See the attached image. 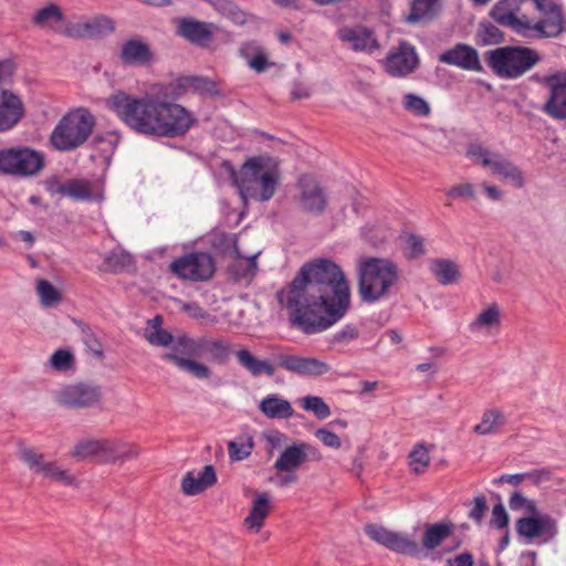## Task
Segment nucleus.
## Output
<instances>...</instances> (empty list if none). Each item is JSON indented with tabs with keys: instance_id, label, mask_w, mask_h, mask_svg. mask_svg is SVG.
<instances>
[{
	"instance_id": "7ed1b4c3",
	"label": "nucleus",
	"mask_w": 566,
	"mask_h": 566,
	"mask_svg": "<svg viewBox=\"0 0 566 566\" xmlns=\"http://www.w3.org/2000/svg\"><path fill=\"white\" fill-rule=\"evenodd\" d=\"M231 178L244 201H269L280 186V161L270 156L250 157L239 170H232Z\"/></svg>"
},
{
	"instance_id": "0eeeda50",
	"label": "nucleus",
	"mask_w": 566,
	"mask_h": 566,
	"mask_svg": "<svg viewBox=\"0 0 566 566\" xmlns=\"http://www.w3.org/2000/svg\"><path fill=\"white\" fill-rule=\"evenodd\" d=\"M45 166L43 153L24 145L0 148V175L14 178L36 176Z\"/></svg>"
},
{
	"instance_id": "aec40b11",
	"label": "nucleus",
	"mask_w": 566,
	"mask_h": 566,
	"mask_svg": "<svg viewBox=\"0 0 566 566\" xmlns=\"http://www.w3.org/2000/svg\"><path fill=\"white\" fill-rule=\"evenodd\" d=\"M24 116V103L19 95L2 86V76H0V133L14 128Z\"/></svg>"
},
{
	"instance_id": "72a5a7b5",
	"label": "nucleus",
	"mask_w": 566,
	"mask_h": 566,
	"mask_svg": "<svg viewBox=\"0 0 566 566\" xmlns=\"http://www.w3.org/2000/svg\"><path fill=\"white\" fill-rule=\"evenodd\" d=\"M505 424L504 412L497 408H491L483 411L481 421L472 430L478 436H490L499 433Z\"/></svg>"
},
{
	"instance_id": "c03bdc74",
	"label": "nucleus",
	"mask_w": 566,
	"mask_h": 566,
	"mask_svg": "<svg viewBox=\"0 0 566 566\" xmlns=\"http://www.w3.org/2000/svg\"><path fill=\"white\" fill-rule=\"evenodd\" d=\"M35 290L43 307H53L62 301L61 292L45 279L36 280Z\"/></svg>"
},
{
	"instance_id": "a19ab883",
	"label": "nucleus",
	"mask_w": 566,
	"mask_h": 566,
	"mask_svg": "<svg viewBox=\"0 0 566 566\" xmlns=\"http://www.w3.org/2000/svg\"><path fill=\"white\" fill-rule=\"evenodd\" d=\"M303 464L300 443L286 447L276 459L274 468L277 471L292 472Z\"/></svg>"
},
{
	"instance_id": "1a4fd4ad",
	"label": "nucleus",
	"mask_w": 566,
	"mask_h": 566,
	"mask_svg": "<svg viewBox=\"0 0 566 566\" xmlns=\"http://www.w3.org/2000/svg\"><path fill=\"white\" fill-rule=\"evenodd\" d=\"M467 155L483 168H490L492 175L511 182L515 188L524 187L523 171L502 154L491 151L478 144H471Z\"/></svg>"
},
{
	"instance_id": "4be33fe9",
	"label": "nucleus",
	"mask_w": 566,
	"mask_h": 566,
	"mask_svg": "<svg viewBox=\"0 0 566 566\" xmlns=\"http://www.w3.org/2000/svg\"><path fill=\"white\" fill-rule=\"evenodd\" d=\"M275 359L279 367L297 374L300 376H322L331 370L327 363L314 357H304L298 355L276 354Z\"/></svg>"
},
{
	"instance_id": "9d476101",
	"label": "nucleus",
	"mask_w": 566,
	"mask_h": 566,
	"mask_svg": "<svg viewBox=\"0 0 566 566\" xmlns=\"http://www.w3.org/2000/svg\"><path fill=\"white\" fill-rule=\"evenodd\" d=\"M159 88L163 91L159 136L175 138L186 135L197 124V118L186 107L170 102L175 98L166 96L170 92L169 85Z\"/></svg>"
},
{
	"instance_id": "5701e85b",
	"label": "nucleus",
	"mask_w": 566,
	"mask_h": 566,
	"mask_svg": "<svg viewBox=\"0 0 566 566\" xmlns=\"http://www.w3.org/2000/svg\"><path fill=\"white\" fill-rule=\"evenodd\" d=\"M114 29V21L101 14L82 22L70 23L65 35L69 38H102L111 34Z\"/></svg>"
},
{
	"instance_id": "9b49d317",
	"label": "nucleus",
	"mask_w": 566,
	"mask_h": 566,
	"mask_svg": "<svg viewBox=\"0 0 566 566\" xmlns=\"http://www.w3.org/2000/svg\"><path fill=\"white\" fill-rule=\"evenodd\" d=\"M488 65L493 71H528L538 61V53L530 48L503 46L486 53Z\"/></svg>"
},
{
	"instance_id": "a878e982",
	"label": "nucleus",
	"mask_w": 566,
	"mask_h": 566,
	"mask_svg": "<svg viewBox=\"0 0 566 566\" xmlns=\"http://www.w3.org/2000/svg\"><path fill=\"white\" fill-rule=\"evenodd\" d=\"M272 509L270 494L268 492H258L252 500L250 512L243 521L244 526L253 533H259L264 526L265 518Z\"/></svg>"
},
{
	"instance_id": "bb28decb",
	"label": "nucleus",
	"mask_w": 566,
	"mask_h": 566,
	"mask_svg": "<svg viewBox=\"0 0 566 566\" xmlns=\"http://www.w3.org/2000/svg\"><path fill=\"white\" fill-rule=\"evenodd\" d=\"M338 35L342 41L349 43L356 51L373 53L379 48L374 32L365 27L344 28L339 30Z\"/></svg>"
},
{
	"instance_id": "774afa93",
	"label": "nucleus",
	"mask_w": 566,
	"mask_h": 566,
	"mask_svg": "<svg viewBox=\"0 0 566 566\" xmlns=\"http://www.w3.org/2000/svg\"><path fill=\"white\" fill-rule=\"evenodd\" d=\"M474 558L473 555L469 552H464L454 556L452 558L447 559L446 566H473Z\"/></svg>"
},
{
	"instance_id": "de8ad7c7",
	"label": "nucleus",
	"mask_w": 566,
	"mask_h": 566,
	"mask_svg": "<svg viewBox=\"0 0 566 566\" xmlns=\"http://www.w3.org/2000/svg\"><path fill=\"white\" fill-rule=\"evenodd\" d=\"M213 9L234 24L243 25L247 22V13L232 0H217Z\"/></svg>"
},
{
	"instance_id": "5fc2aeb1",
	"label": "nucleus",
	"mask_w": 566,
	"mask_h": 566,
	"mask_svg": "<svg viewBox=\"0 0 566 566\" xmlns=\"http://www.w3.org/2000/svg\"><path fill=\"white\" fill-rule=\"evenodd\" d=\"M403 107L416 116H428L431 111L429 104L423 98L412 93L405 95Z\"/></svg>"
},
{
	"instance_id": "680f3d73",
	"label": "nucleus",
	"mask_w": 566,
	"mask_h": 566,
	"mask_svg": "<svg viewBox=\"0 0 566 566\" xmlns=\"http://www.w3.org/2000/svg\"><path fill=\"white\" fill-rule=\"evenodd\" d=\"M490 525L496 528H506L509 525V514L501 502L493 506Z\"/></svg>"
},
{
	"instance_id": "2eb2a0df",
	"label": "nucleus",
	"mask_w": 566,
	"mask_h": 566,
	"mask_svg": "<svg viewBox=\"0 0 566 566\" xmlns=\"http://www.w3.org/2000/svg\"><path fill=\"white\" fill-rule=\"evenodd\" d=\"M548 90V98L542 111L549 117L566 120V73H552L548 76H533Z\"/></svg>"
},
{
	"instance_id": "f03ea898",
	"label": "nucleus",
	"mask_w": 566,
	"mask_h": 566,
	"mask_svg": "<svg viewBox=\"0 0 566 566\" xmlns=\"http://www.w3.org/2000/svg\"><path fill=\"white\" fill-rule=\"evenodd\" d=\"M232 354L231 345L222 338H199L193 339L187 335H180L170 352L165 353L161 358L172 363L179 369L187 371L198 379L211 377V369L195 360V357L208 356L216 364L224 365Z\"/></svg>"
},
{
	"instance_id": "0e129e2a",
	"label": "nucleus",
	"mask_w": 566,
	"mask_h": 566,
	"mask_svg": "<svg viewBox=\"0 0 566 566\" xmlns=\"http://www.w3.org/2000/svg\"><path fill=\"white\" fill-rule=\"evenodd\" d=\"M315 437L323 442L326 447L338 449L340 447L339 437L325 428L317 429Z\"/></svg>"
},
{
	"instance_id": "473e14b6",
	"label": "nucleus",
	"mask_w": 566,
	"mask_h": 566,
	"mask_svg": "<svg viewBox=\"0 0 566 566\" xmlns=\"http://www.w3.org/2000/svg\"><path fill=\"white\" fill-rule=\"evenodd\" d=\"M260 411L269 419H289L294 415L290 401L277 395H269L259 403Z\"/></svg>"
},
{
	"instance_id": "a18cd8bd",
	"label": "nucleus",
	"mask_w": 566,
	"mask_h": 566,
	"mask_svg": "<svg viewBox=\"0 0 566 566\" xmlns=\"http://www.w3.org/2000/svg\"><path fill=\"white\" fill-rule=\"evenodd\" d=\"M438 0H413L410 13L407 15L408 23H418L431 20L434 15V7Z\"/></svg>"
},
{
	"instance_id": "a211bd4d",
	"label": "nucleus",
	"mask_w": 566,
	"mask_h": 566,
	"mask_svg": "<svg viewBox=\"0 0 566 566\" xmlns=\"http://www.w3.org/2000/svg\"><path fill=\"white\" fill-rule=\"evenodd\" d=\"M159 86H155L159 92L146 93L144 95L143 119L130 118L134 130L145 135L159 136L160 107L163 102V91Z\"/></svg>"
},
{
	"instance_id": "58836bf2",
	"label": "nucleus",
	"mask_w": 566,
	"mask_h": 566,
	"mask_svg": "<svg viewBox=\"0 0 566 566\" xmlns=\"http://www.w3.org/2000/svg\"><path fill=\"white\" fill-rule=\"evenodd\" d=\"M259 255L260 252H256L251 256L242 255L241 259H238V261L229 266V273L231 277L237 282L243 280H253L258 272L256 258Z\"/></svg>"
},
{
	"instance_id": "4468645a",
	"label": "nucleus",
	"mask_w": 566,
	"mask_h": 566,
	"mask_svg": "<svg viewBox=\"0 0 566 566\" xmlns=\"http://www.w3.org/2000/svg\"><path fill=\"white\" fill-rule=\"evenodd\" d=\"M364 530L374 542L395 553L411 557H418L421 553L419 544L406 534L388 530L378 524H367Z\"/></svg>"
},
{
	"instance_id": "f8f14e48",
	"label": "nucleus",
	"mask_w": 566,
	"mask_h": 566,
	"mask_svg": "<svg viewBox=\"0 0 566 566\" xmlns=\"http://www.w3.org/2000/svg\"><path fill=\"white\" fill-rule=\"evenodd\" d=\"M169 271L181 280L203 282L213 276L216 263L209 253L196 251L175 259Z\"/></svg>"
},
{
	"instance_id": "f704fd0d",
	"label": "nucleus",
	"mask_w": 566,
	"mask_h": 566,
	"mask_svg": "<svg viewBox=\"0 0 566 566\" xmlns=\"http://www.w3.org/2000/svg\"><path fill=\"white\" fill-rule=\"evenodd\" d=\"M120 56L124 61L146 66L153 61V53L145 42L128 40L122 46Z\"/></svg>"
},
{
	"instance_id": "7c9ffc66",
	"label": "nucleus",
	"mask_w": 566,
	"mask_h": 566,
	"mask_svg": "<svg viewBox=\"0 0 566 566\" xmlns=\"http://www.w3.org/2000/svg\"><path fill=\"white\" fill-rule=\"evenodd\" d=\"M534 3L538 11L545 12L548 11L551 13V18L548 21H539L534 25V30L545 34H557L563 30V17L560 12V8L547 0H526V4Z\"/></svg>"
},
{
	"instance_id": "39448f33",
	"label": "nucleus",
	"mask_w": 566,
	"mask_h": 566,
	"mask_svg": "<svg viewBox=\"0 0 566 566\" xmlns=\"http://www.w3.org/2000/svg\"><path fill=\"white\" fill-rule=\"evenodd\" d=\"M140 449L137 444L116 438H84L75 442L70 457L76 461L96 459L102 463L122 464L137 459Z\"/></svg>"
},
{
	"instance_id": "49530a36",
	"label": "nucleus",
	"mask_w": 566,
	"mask_h": 566,
	"mask_svg": "<svg viewBox=\"0 0 566 566\" xmlns=\"http://www.w3.org/2000/svg\"><path fill=\"white\" fill-rule=\"evenodd\" d=\"M429 452L430 449L424 443H418L409 453V467L415 474H422L428 469L431 462Z\"/></svg>"
},
{
	"instance_id": "09e8293b",
	"label": "nucleus",
	"mask_w": 566,
	"mask_h": 566,
	"mask_svg": "<svg viewBox=\"0 0 566 566\" xmlns=\"http://www.w3.org/2000/svg\"><path fill=\"white\" fill-rule=\"evenodd\" d=\"M535 518L537 537H544L547 542L554 538L558 533L557 522L548 514L539 513L536 509V513H530Z\"/></svg>"
},
{
	"instance_id": "6ab92c4d",
	"label": "nucleus",
	"mask_w": 566,
	"mask_h": 566,
	"mask_svg": "<svg viewBox=\"0 0 566 566\" xmlns=\"http://www.w3.org/2000/svg\"><path fill=\"white\" fill-rule=\"evenodd\" d=\"M526 0H500L490 11V17L500 25L515 31L532 29L525 14L518 17Z\"/></svg>"
},
{
	"instance_id": "603ef678",
	"label": "nucleus",
	"mask_w": 566,
	"mask_h": 566,
	"mask_svg": "<svg viewBox=\"0 0 566 566\" xmlns=\"http://www.w3.org/2000/svg\"><path fill=\"white\" fill-rule=\"evenodd\" d=\"M239 440H233L228 443V453L231 461H242L247 459L254 447L253 439L248 437L244 441L242 438Z\"/></svg>"
},
{
	"instance_id": "8fccbe9b",
	"label": "nucleus",
	"mask_w": 566,
	"mask_h": 566,
	"mask_svg": "<svg viewBox=\"0 0 566 566\" xmlns=\"http://www.w3.org/2000/svg\"><path fill=\"white\" fill-rule=\"evenodd\" d=\"M49 365L54 371L65 373L74 368L75 357L69 349L60 348L52 354Z\"/></svg>"
},
{
	"instance_id": "338daca9",
	"label": "nucleus",
	"mask_w": 566,
	"mask_h": 566,
	"mask_svg": "<svg viewBox=\"0 0 566 566\" xmlns=\"http://www.w3.org/2000/svg\"><path fill=\"white\" fill-rule=\"evenodd\" d=\"M300 448L302 451L303 463L306 461L318 462L323 458L321 451L315 446L305 442H300Z\"/></svg>"
},
{
	"instance_id": "052dcab7",
	"label": "nucleus",
	"mask_w": 566,
	"mask_h": 566,
	"mask_svg": "<svg viewBox=\"0 0 566 566\" xmlns=\"http://www.w3.org/2000/svg\"><path fill=\"white\" fill-rule=\"evenodd\" d=\"M516 532L520 536L527 539H534L537 537L535 518L533 515L521 517L515 524Z\"/></svg>"
},
{
	"instance_id": "412c9836",
	"label": "nucleus",
	"mask_w": 566,
	"mask_h": 566,
	"mask_svg": "<svg viewBox=\"0 0 566 566\" xmlns=\"http://www.w3.org/2000/svg\"><path fill=\"white\" fill-rule=\"evenodd\" d=\"M218 31L219 27L217 24L195 18H181L177 25L178 35L200 48H207Z\"/></svg>"
},
{
	"instance_id": "c85d7f7f",
	"label": "nucleus",
	"mask_w": 566,
	"mask_h": 566,
	"mask_svg": "<svg viewBox=\"0 0 566 566\" xmlns=\"http://www.w3.org/2000/svg\"><path fill=\"white\" fill-rule=\"evenodd\" d=\"M419 64L415 46L400 42L386 57L387 71H413Z\"/></svg>"
},
{
	"instance_id": "69168bd1",
	"label": "nucleus",
	"mask_w": 566,
	"mask_h": 566,
	"mask_svg": "<svg viewBox=\"0 0 566 566\" xmlns=\"http://www.w3.org/2000/svg\"><path fill=\"white\" fill-rule=\"evenodd\" d=\"M407 244L411 258H419L426 252L423 239L419 235L410 234L407 239Z\"/></svg>"
},
{
	"instance_id": "79ce46f5",
	"label": "nucleus",
	"mask_w": 566,
	"mask_h": 566,
	"mask_svg": "<svg viewBox=\"0 0 566 566\" xmlns=\"http://www.w3.org/2000/svg\"><path fill=\"white\" fill-rule=\"evenodd\" d=\"M501 325V311L496 303H492L483 310L474 321L469 324L471 332H476L481 328H493Z\"/></svg>"
},
{
	"instance_id": "13d9d810",
	"label": "nucleus",
	"mask_w": 566,
	"mask_h": 566,
	"mask_svg": "<svg viewBox=\"0 0 566 566\" xmlns=\"http://www.w3.org/2000/svg\"><path fill=\"white\" fill-rule=\"evenodd\" d=\"M447 197L452 199H476L475 187L471 182L457 184L446 191Z\"/></svg>"
},
{
	"instance_id": "e433bc0d",
	"label": "nucleus",
	"mask_w": 566,
	"mask_h": 566,
	"mask_svg": "<svg viewBox=\"0 0 566 566\" xmlns=\"http://www.w3.org/2000/svg\"><path fill=\"white\" fill-rule=\"evenodd\" d=\"M429 269L441 285L454 284L461 276L455 262L449 259H434L430 262Z\"/></svg>"
},
{
	"instance_id": "f257e3e1",
	"label": "nucleus",
	"mask_w": 566,
	"mask_h": 566,
	"mask_svg": "<svg viewBox=\"0 0 566 566\" xmlns=\"http://www.w3.org/2000/svg\"><path fill=\"white\" fill-rule=\"evenodd\" d=\"M350 285L342 268L329 259L304 263L295 277L276 292L289 322L304 334H317L340 321L349 310Z\"/></svg>"
},
{
	"instance_id": "4d7b16f0",
	"label": "nucleus",
	"mask_w": 566,
	"mask_h": 566,
	"mask_svg": "<svg viewBox=\"0 0 566 566\" xmlns=\"http://www.w3.org/2000/svg\"><path fill=\"white\" fill-rule=\"evenodd\" d=\"M509 506L512 511L524 509L528 514L536 513V503L534 500L527 499L522 491H514L509 499Z\"/></svg>"
},
{
	"instance_id": "ea45409f",
	"label": "nucleus",
	"mask_w": 566,
	"mask_h": 566,
	"mask_svg": "<svg viewBox=\"0 0 566 566\" xmlns=\"http://www.w3.org/2000/svg\"><path fill=\"white\" fill-rule=\"evenodd\" d=\"M240 53L247 60L248 66L254 71H263L272 66L265 50L253 42L242 45Z\"/></svg>"
},
{
	"instance_id": "423d86ee",
	"label": "nucleus",
	"mask_w": 566,
	"mask_h": 566,
	"mask_svg": "<svg viewBox=\"0 0 566 566\" xmlns=\"http://www.w3.org/2000/svg\"><path fill=\"white\" fill-rule=\"evenodd\" d=\"M95 126L94 116L86 108H76L64 115L50 136L52 146L60 151L81 147Z\"/></svg>"
},
{
	"instance_id": "c9c22d12",
	"label": "nucleus",
	"mask_w": 566,
	"mask_h": 566,
	"mask_svg": "<svg viewBox=\"0 0 566 566\" xmlns=\"http://www.w3.org/2000/svg\"><path fill=\"white\" fill-rule=\"evenodd\" d=\"M163 317L160 315H156L154 318L148 319L147 326L144 332V337L146 340L154 345L160 347H174L176 339L168 331L161 328Z\"/></svg>"
},
{
	"instance_id": "4c0bfd02",
	"label": "nucleus",
	"mask_w": 566,
	"mask_h": 566,
	"mask_svg": "<svg viewBox=\"0 0 566 566\" xmlns=\"http://www.w3.org/2000/svg\"><path fill=\"white\" fill-rule=\"evenodd\" d=\"M235 356L240 366L253 377H259L262 374L273 376L275 373V368L269 361L258 359L245 348L235 352Z\"/></svg>"
},
{
	"instance_id": "20e7f679",
	"label": "nucleus",
	"mask_w": 566,
	"mask_h": 566,
	"mask_svg": "<svg viewBox=\"0 0 566 566\" xmlns=\"http://www.w3.org/2000/svg\"><path fill=\"white\" fill-rule=\"evenodd\" d=\"M356 277L359 298L374 304L390 297L399 282L400 270L389 258L361 256L357 260Z\"/></svg>"
},
{
	"instance_id": "dca6fc26",
	"label": "nucleus",
	"mask_w": 566,
	"mask_h": 566,
	"mask_svg": "<svg viewBox=\"0 0 566 566\" xmlns=\"http://www.w3.org/2000/svg\"><path fill=\"white\" fill-rule=\"evenodd\" d=\"M169 90L170 92H167L166 96L172 98H179L188 91L206 98L224 96L222 83L203 75L181 76L176 83L169 84Z\"/></svg>"
},
{
	"instance_id": "6e6d98bb",
	"label": "nucleus",
	"mask_w": 566,
	"mask_h": 566,
	"mask_svg": "<svg viewBox=\"0 0 566 566\" xmlns=\"http://www.w3.org/2000/svg\"><path fill=\"white\" fill-rule=\"evenodd\" d=\"M81 338L86 348L97 358L104 357L103 347L92 328L85 324H81Z\"/></svg>"
},
{
	"instance_id": "cd10ccee",
	"label": "nucleus",
	"mask_w": 566,
	"mask_h": 566,
	"mask_svg": "<svg viewBox=\"0 0 566 566\" xmlns=\"http://www.w3.org/2000/svg\"><path fill=\"white\" fill-rule=\"evenodd\" d=\"M217 483V474L213 465H205L198 476L192 471L186 473L181 480V491L185 495L193 496Z\"/></svg>"
},
{
	"instance_id": "e2e57ef3",
	"label": "nucleus",
	"mask_w": 566,
	"mask_h": 566,
	"mask_svg": "<svg viewBox=\"0 0 566 566\" xmlns=\"http://www.w3.org/2000/svg\"><path fill=\"white\" fill-rule=\"evenodd\" d=\"M486 511L488 504L485 497L483 495L475 496L473 499V506L469 512V517L476 524H481Z\"/></svg>"
},
{
	"instance_id": "37998d69",
	"label": "nucleus",
	"mask_w": 566,
	"mask_h": 566,
	"mask_svg": "<svg viewBox=\"0 0 566 566\" xmlns=\"http://www.w3.org/2000/svg\"><path fill=\"white\" fill-rule=\"evenodd\" d=\"M451 524L439 523L428 525L422 538L423 547L427 549L437 548L451 534Z\"/></svg>"
},
{
	"instance_id": "6e6552de",
	"label": "nucleus",
	"mask_w": 566,
	"mask_h": 566,
	"mask_svg": "<svg viewBox=\"0 0 566 566\" xmlns=\"http://www.w3.org/2000/svg\"><path fill=\"white\" fill-rule=\"evenodd\" d=\"M18 458L28 469L50 482L66 488H78L80 481L67 468H64L55 460H49L44 453L24 443L18 444Z\"/></svg>"
},
{
	"instance_id": "3c124183",
	"label": "nucleus",
	"mask_w": 566,
	"mask_h": 566,
	"mask_svg": "<svg viewBox=\"0 0 566 566\" xmlns=\"http://www.w3.org/2000/svg\"><path fill=\"white\" fill-rule=\"evenodd\" d=\"M211 244L213 248L220 250L222 253H227L231 249H233L235 256L238 259L242 258V253L240 252L237 245L235 234L226 232H214L211 237Z\"/></svg>"
},
{
	"instance_id": "864d4df0",
	"label": "nucleus",
	"mask_w": 566,
	"mask_h": 566,
	"mask_svg": "<svg viewBox=\"0 0 566 566\" xmlns=\"http://www.w3.org/2000/svg\"><path fill=\"white\" fill-rule=\"evenodd\" d=\"M302 407L312 411L317 419L324 420L331 416L329 406L318 396H306L302 399Z\"/></svg>"
},
{
	"instance_id": "2f4dec72",
	"label": "nucleus",
	"mask_w": 566,
	"mask_h": 566,
	"mask_svg": "<svg viewBox=\"0 0 566 566\" xmlns=\"http://www.w3.org/2000/svg\"><path fill=\"white\" fill-rule=\"evenodd\" d=\"M65 196L75 201H94L103 199V195L98 186L87 179H70L66 182Z\"/></svg>"
},
{
	"instance_id": "c756f323",
	"label": "nucleus",
	"mask_w": 566,
	"mask_h": 566,
	"mask_svg": "<svg viewBox=\"0 0 566 566\" xmlns=\"http://www.w3.org/2000/svg\"><path fill=\"white\" fill-rule=\"evenodd\" d=\"M35 25L42 29H50L55 33L65 35V30L70 23H65V15L61 8L55 3H48L39 9L32 18Z\"/></svg>"
},
{
	"instance_id": "393cba45",
	"label": "nucleus",
	"mask_w": 566,
	"mask_h": 566,
	"mask_svg": "<svg viewBox=\"0 0 566 566\" xmlns=\"http://www.w3.org/2000/svg\"><path fill=\"white\" fill-rule=\"evenodd\" d=\"M439 61L463 70L482 71L476 50L463 43H459L440 54Z\"/></svg>"
},
{
	"instance_id": "bf43d9fd",
	"label": "nucleus",
	"mask_w": 566,
	"mask_h": 566,
	"mask_svg": "<svg viewBox=\"0 0 566 566\" xmlns=\"http://www.w3.org/2000/svg\"><path fill=\"white\" fill-rule=\"evenodd\" d=\"M106 263L114 272H118L133 265V258L126 252H113L106 258Z\"/></svg>"
},
{
	"instance_id": "ddd939ff",
	"label": "nucleus",
	"mask_w": 566,
	"mask_h": 566,
	"mask_svg": "<svg viewBox=\"0 0 566 566\" xmlns=\"http://www.w3.org/2000/svg\"><path fill=\"white\" fill-rule=\"evenodd\" d=\"M102 387L94 382L80 381L61 388L56 402L67 409H90L102 401Z\"/></svg>"
},
{
	"instance_id": "f3484780",
	"label": "nucleus",
	"mask_w": 566,
	"mask_h": 566,
	"mask_svg": "<svg viewBox=\"0 0 566 566\" xmlns=\"http://www.w3.org/2000/svg\"><path fill=\"white\" fill-rule=\"evenodd\" d=\"M297 201L302 211L319 216L327 208V195L319 181L311 175H302L296 184Z\"/></svg>"
},
{
	"instance_id": "b1692460",
	"label": "nucleus",
	"mask_w": 566,
	"mask_h": 566,
	"mask_svg": "<svg viewBox=\"0 0 566 566\" xmlns=\"http://www.w3.org/2000/svg\"><path fill=\"white\" fill-rule=\"evenodd\" d=\"M108 105L111 109L128 126L133 129V124L130 123V118L138 120L143 119V106H144V95L140 97H135L124 92H118L114 94L108 99Z\"/></svg>"
}]
</instances>
